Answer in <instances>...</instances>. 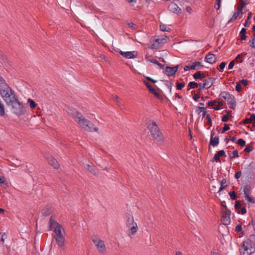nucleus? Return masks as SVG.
<instances>
[{"mask_svg": "<svg viewBox=\"0 0 255 255\" xmlns=\"http://www.w3.org/2000/svg\"><path fill=\"white\" fill-rule=\"evenodd\" d=\"M1 97L8 106H9V104H11V102L17 98L14 93V91L12 90L2 77H1Z\"/></svg>", "mask_w": 255, "mask_h": 255, "instance_id": "nucleus-1", "label": "nucleus"}, {"mask_svg": "<svg viewBox=\"0 0 255 255\" xmlns=\"http://www.w3.org/2000/svg\"><path fill=\"white\" fill-rule=\"evenodd\" d=\"M147 128L155 140L158 142L163 141L164 136L155 122L149 120L147 123Z\"/></svg>", "mask_w": 255, "mask_h": 255, "instance_id": "nucleus-2", "label": "nucleus"}, {"mask_svg": "<svg viewBox=\"0 0 255 255\" xmlns=\"http://www.w3.org/2000/svg\"><path fill=\"white\" fill-rule=\"evenodd\" d=\"M9 106L12 107L13 113L18 116L24 115L26 113L25 108L23 104L18 101L17 98L11 102Z\"/></svg>", "mask_w": 255, "mask_h": 255, "instance_id": "nucleus-3", "label": "nucleus"}, {"mask_svg": "<svg viewBox=\"0 0 255 255\" xmlns=\"http://www.w3.org/2000/svg\"><path fill=\"white\" fill-rule=\"evenodd\" d=\"M84 130L88 131H98V128L94 127V125L90 121L85 119L84 117L80 120L78 123Z\"/></svg>", "mask_w": 255, "mask_h": 255, "instance_id": "nucleus-4", "label": "nucleus"}, {"mask_svg": "<svg viewBox=\"0 0 255 255\" xmlns=\"http://www.w3.org/2000/svg\"><path fill=\"white\" fill-rule=\"evenodd\" d=\"M241 255H251L255 252V249L252 246L250 241H245L243 243V246L240 249Z\"/></svg>", "mask_w": 255, "mask_h": 255, "instance_id": "nucleus-5", "label": "nucleus"}, {"mask_svg": "<svg viewBox=\"0 0 255 255\" xmlns=\"http://www.w3.org/2000/svg\"><path fill=\"white\" fill-rule=\"evenodd\" d=\"M196 112L199 115L201 112H203L202 114V119L205 117L208 120V122L206 124L207 125H209L210 127L212 126V119L209 114H207L206 111V107H198L196 110Z\"/></svg>", "mask_w": 255, "mask_h": 255, "instance_id": "nucleus-6", "label": "nucleus"}, {"mask_svg": "<svg viewBox=\"0 0 255 255\" xmlns=\"http://www.w3.org/2000/svg\"><path fill=\"white\" fill-rule=\"evenodd\" d=\"M92 240L95 245L97 247L99 252H103L106 251V247L104 241L99 239V238L95 236L93 237Z\"/></svg>", "mask_w": 255, "mask_h": 255, "instance_id": "nucleus-7", "label": "nucleus"}, {"mask_svg": "<svg viewBox=\"0 0 255 255\" xmlns=\"http://www.w3.org/2000/svg\"><path fill=\"white\" fill-rule=\"evenodd\" d=\"M240 5L237 7V11H235L232 16V19H237L238 16L241 17L243 14V9L245 6L249 2H244L243 0H240Z\"/></svg>", "mask_w": 255, "mask_h": 255, "instance_id": "nucleus-8", "label": "nucleus"}, {"mask_svg": "<svg viewBox=\"0 0 255 255\" xmlns=\"http://www.w3.org/2000/svg\"><path fill=\"white\" fill-rule=\"evenodd\" d=\"M68 114L69 116L73 118L75 121L77 123H78L80 120L83 117L80 113L78 112L75 109H69V110L68 111Z\"/></svg>", "mask_w": 255, "mask_h": 255, "instance_id": "nucleus-9", "label": "nucleus"}, {"mask_svg": "<svg viewBox=\"0 0 255 255\" xmlns=\"http://www.w3.org/2000/svg\"><path fill=\"white\" fill-rule=\"evenodd\" d=\"M221 222L225 225H228L231 223L230 215L231 211L230 210L223 211Z\"/></svg>", "mask_w": 255, "mask_h": 255, "instance_id": "nucleus-10", "label": "nucleus"}, {"mask_svg": "<svg viewBox=\"0 0 255 255\" xmlns=\"http://www.w3.org/2000/svg\"><path fill=\"white\" fill-rule=\"evenodd\" d=\"M119 53L124 57L128 59H132L136 58L137 56L138 52L136 51L123 52L120 51Z\"/></svg>", "mask_w": 255, "mask_h": 255, "instance_id": "nucleus-11", "label": "nucleus"}, {"mask_svg": "<svg viewBox=\"0 0 255 255\" xmlns=\"http://www.w3.org/2000/svg\"><path fill=\"white\" fill-rule=\"evenodd\" d=\"M127 226L129 228L128 236H131V235H134L137 231V224L133 222L132 223H129V224H126Z\"/></svg>", "mask_w": 255, "mask_h": 255, "instance_id": "nucleus-12", "label": "nucleus"}, {"mask_svg": "<svg viewBox=\"0 0 255 255\" xmlns=\"http://www.w3.org/2000/svg\"><path fill=\"white\" fill-rule=\"evenodd\" d=\"M178 68V65L174 67L166 66L165 69L164 73L168 76H173L175 74Z\"/></svg>", "mask_w": 255, "mask_h": 255, "instance_id": "nucleus-13", "label": "nucleus"}, {"mask_svg": "<svg viewBox=\"0 0 255 255\" xmlns=\"http://www.w3.org/2000/svg\"><path fill=\"white\" fill-rule=\"evenodd\" d=\"M169 10L177 14L181 13V9L175 2H171L168 5Z\"/></svg>", "mask_w": 255, "mask_h": 255, "instance_id": "nucleus-14", "label": "nucleus"}, {"mask_svg": "<svg viewBox=\"0 0 255 255\" xmlns=\"http://www.w3.org/2000/svg\"><path fill=\"white\" fill-rule=\"evenodd\" d=\"M53 211V209L51 205H46L42 210V215L44 217L49 216Z\"/></svg>", "mask_w": 255, "mask_h": 255, "instance_id": "nucleus-15", "label": "nucleus"}, {"mask_svg": "<svg viewBox=\"0 0 255 255\" xmlns=\"http://www.w3.org/2000/svg\"><path fill=\"white\" fill-rule=\"evenodd\" d=\"M215 80V78L211 77L204 80L203 81L202 88L206 89L210 88L213 85Z\"/></svg>", "mask_w": 255, "mask_h": 255, "instance_id": "nucleus-16", "label": "nucleus"}, {"mask_svg": "<svg viewBox=\"0 0 255 255\" xmlns=\"http://www.w3.org/2000/svg\"><path fill=\"white\" fill-rule=\"evenodd\" d=\"M222 156H226L225 151L224 150H221L219 151H217V153L215 154L214 157L211 159V161L212 162H214V161H220V157Z\"/></svg>", "mask_w": 255, "mask_h": 255, "instance_id": "nucleus-17", "label": "nucleus"}, {"mask_svg": "<svg viewBox=\"0 0 255 255\" xmlns=\"http://www.w3.org/2000/svg\"><path fill=\"white\" fill-rule=\"evenodd\" d=\"M204 60L207 63L213 64L216 63L217 58L215 54L209 53L206 55Z\"/></svg>", "mask_w": 255, "mask_h": 255, "instance_id": "nucleus-18", "label": "nucleus"}, {"mask_svg": "<svg viewBox=\"0 0 255 255\" xmlns=\"http://www.w3.org/2000/svg\"><path fill=\"white\" fill-rule=\"evenodd\" d=\"M47 162L49 164L52 166L54 168L58 169L59 168L60 165L58 161L55 159L54 157L51 156L50 157L47 158Z\"/></svg>", "mask_w": 255, "mask_h": 255, "instance_id": "nucleus-19", "label": "nucleus"}, {"mask_svg": "<svg viewBox=\"0 0 255 255\" xmlns=\"http://www.w3.org/2000/svg\"><path fill=\"white\" fill-rule=\"evenodd\" d=\"M219 97L222 100H224L225 101H228L230 100L231 99H233V96L230 94L229 92L224 91L222 92L220 94Z\"/></svg>", "mask_w": 255, "mask_h": 255, "instance_id": "nucleus-20", "label": "nucleus"}, {"mask_svg": "<svg viewBox=\"0 0 255 255\" xmlns=\"http://www.w3.org/2000/svg\"><path fill=\"white\" fill-rule=\"evenodd\" d=\"M164 40L160 39H155L153 43L148 47V48L152 49H157L159 48V44L163 42L162 41Z\"/></svg>", "mask_w": 255, "mask_h": 255, "instance_id": "nucleus-21", "label": "nucleus"}, {"mask_svg": "<svg viewBox=\"0 0 255 255\" xmlns=\"http://www.w3.org/2000/svg\"><path fill=\"white\" fill-rule=\"evenodd\" d=\"M56 241L57 245L61 248L64 247V242H65V238L62 236H57L56 238Z\"/></svg>", "mask_w": 255, "mask_h": 255, "instance_id": "nucleus-22", "label": "nucleus"}, {"mask_svg": "<svg viewBox=\"0 0 255 255\" xmlns=\"http://www.w3.org/2000/svg\"><path fill=\"white\" fill-rule=\"evenodd\" d=\"M149 56L147 55H145V59L147 60L148 61L155 64L157 65L160 68L164 69V65L160 63L156 59H148Z\"/></svg>", "mask_w": 255, "mask_h": 255, "instance_id": "nucleus-23", "label": "nucleus"}, {"mask_svg": "<svg viewBox=\"0 0 255 255\" xmlns=\"http://www.w3.org/2000/svg\"><path fill=\"white\" fill-rule=\"evenodd\" d=\"M88 170L93 175L96 176L98 174V169L95 166H91L89 164L87 165Z\"/></svg>", "mask_w": 255, "mask_h": 255, "instance_id": "nucleus-24", "label": "nucleus"}, {"mask_svg": "<svg viewBox=\"0 0 255 255\" xmlns=\"http://www.w3.org/2000/svg\"><path fill=\"white\" fill-rule=\"evenodd\" d=\"M219 143V137L216 136L215 137H211L209 144L213 146H217Z\"/></svg>", "mask_w": 255, "mask_h": 255, "instance_id": "nucleus-25", "label": "nucleus"}, {"mask_svg": "<svg viewBox=\"0 0 255 255\" xmlns=\"http://www.w3.org/2000/svg\"><path fill=\"white\" fill-rule=\"evenodd\" d=\"M255 165V163H254L253 162H252L251 163L249 164V165H248L246 171L248 176L251 175V174L254 172V167Z\"/></svg>", "mask_w": 255, "mask_h": 255, "instance_id": "nucleus-26", "label": "nucleus"}, {"mask_svg": "<svg viewBox=\"0 0 255 255\" xmlns=\"http://www.w3.org/2000/svg\"><path fill=\"white\" fill-rule=\"evenodd\" d=\"M192 67L193 70H198L201 69L204 67V65L202 64L200 62L196 61L192 63Z\"/></svg>", "mask_w": 255, "mask_h": 255, "instance_id": "nucleus-27", "label": "nucleus"}, {"mask_svg": "<svg viewBox=\"0 0 255 255\" xmlns=\"http://www.w3.org/2000/svg\"><path fill=\"white\" fill-rule=\"evenodd\" d=\"M62 229V226L59 224H57V226L54 227L53 231L56 234V237L62 236V233H61V229Z\"/></svg>", "mask_w": 255, "mask_h": 255, "instance_id": "nucleus-28", "label": "nucleus"}, {"mask_svg": "<svg viewBox=\"0 0 255 255\" xmlns=\"http://www.w3.org/2000/svg\"><path fill=\"white\" fill-rule=\"evenodd\" d=\"M126 217L127 219L126 224H129V223H132L134 221L133 216L129 213H126Z\"/></svg>", "mask_w": 255, "mask_h": 255, "instance_id": "nucleus-29", "label": "nucleus"}, {"mask_svg": "<svg viewBox=\"0 0 255 255\" xmlns=\"http://www.w3.org/2000/svg\"><path fill=\"white\" fill-rule=\"evenodd\" d=\"M49 228L50 230H53V229H54L55 227L57 226V224H58L56 221H55L53 218L52 216H51L50 218L49 222Z\"/></svg>", "mask_w": 255, "mask_h": 255, "instance_id": "nucleus-30", "label": "nucleus"}, {"mask_svg": "<svg viewBox=\"0 0 255 255\" xmlns=\"http://www.w3.org/2000/svg\"><path fill=\"white\" fill-rule=\"evenodd\" d=\"M248 44L251 47L255 48V33L252 36L251 39L249 41Z\"/></svg>", "mask_w": 255, "mask_h": 255, "instance_id": "nucleus-31", "label": "nucleus"}, {"mask_svg": "<svg viewBox=\"0 0 255 255\" xmlns=\"http://www.w3.org/2000/svg\"><path fill=\"white\" fill-rule=\"evenodd\" d=\"M252 16V12H249L248 14L247 18L246 20L245 23L244 24V25L245 27H249L250 26V23L251 22L250 21V20L251 19Z\"/></svg>", "mask_w": 255, "mask_h": 255, "instance_id": "nucleus-32", "label": "nucleus"}, {"mask_svg": "<svg viewBox=\"0 0 255 255\" xmlns=\"http://www.w3.org/2000/svg\"><path fill=\"white\" fill-rule=\"evenodd\" d=\"M244 192L245 196L246 195H250L251 193V187L249 185H247L245 186L244 189Z\"/></svg>", "mask_w": 255, "mask_h": 255, "instance_id": "nucleus-33", "label": "nucleus"}, {"mask_svg": "<svg viewBox=\"0 0 255 255\" xmlns=\"http://www.w3.org/2000/svg\"><path fill=\"white\" fill-rule=\"evenodd\" d=\"M1 187L4 189L8 187V183L5 182V178L3 176H1Z\"/></svg>", "mask_w": 255, "mask_h": 255, "instance_id": "nucleus-34", "label": "nucleus"}, {"mask_svg": "<svg viewBox=\"0 0 255 255\" xmlns=\"http://www.w3.org/2000/svg\"><path fill=\"white\" fill-rule=\"evenodd\" d=\"M27 104L29 105V107L32 109L35 108V107L37 106V104H36V103L33 100H32L31 99H28Z\"/></svg>", "mask_w": 255, "mask_h": 255, "instance_id": "nucleus-35", "label": "nucleus"}, {"mask_svg": "<svg viewBox=\"0 0 255 255\" xmlns=\"http://www.w3.org/2000/svg\"><path fill=\"white\" fill-rule=\"evenodd\" d=\"M227 180L226 178H224L221 182V186L219 189L218 192H220L221 191L223 190L227 187V185H225L224 184L226 183Z\"/></svg>", "mask_w": 255, "mask_h": 255, "instance_id": "nucleus-36", "label": "nucleus"}, {"mask_svg": "<svg viewBox=\"0 0 255 255\" xmlns=\"http://www.w3.org/2000/svg\"><path fill=\"white\" fill-rule=\"evenodd\" d=\"M229 157L231 159L237 158L239 157V152L237 150H235L233 151V152L231 154H229Z\"/></svg>", "mask_w": 255, "mask_h": 255, "instance_id": "nucleus-37", "label": "nucleus"}, {"mask_svg": "<svg viewBox=\"0 0 255 255\" xmlns=\"http://www.w3.org/2000/svg\"><path fill=\"white\" fill-rule=\"evenodd\" d=\"M199 85V84H198L196 82H190L188 86L190 87L189 89H188V91H189L190 89H195L198 87V86Z\"/></svg>", "mask_w": 255, "mask_h": 255, "instance_id": "nucleus-38", "label": "nucleus"}, {"mask_svg": "<svg viewBox=\"0 0 255 255\" xmlns=\"http://www.w3.org/2000/svg\"><path fill=\"white\" fill-rule=\"evenodd\" d=\"M231 101H230V108L232 109H235L236 106V100H235V98L233 96V99H230Z\"/></svg>", "mask_w": 255, "mask_h": 255, "instance_id": "nucleus-39", "label": "nucleus"}, {"mask_svg": "<svg viewBox=\"0 0 255 255\" xmlns=\"http://www.w3.org/2000/svg\"><path fill=\"white\" fill-rule=\"evenodd\" d=\"M160 29L161 31H163L170 32L171 31V29L169 27H167L165 24L160 25Z\"/></svg>", "mask_w": 255, "mask_h": 255, "instance_id": "nucleus-40", "label": "nucleus"}, {"mask_svg": "<svg viewBox=\"0 0 255 255\" xmlns=\"http://www.w3.org/2000/svg\"><path fill=\"white\" fill-rule=\"evenodd\" d=\"M229 194L231 199L233 200H235L238 198V196L234 191L230 192Z\"/></svg>", "mask_w": 255, "mask_h": 255, "instance_id": "nucleus-41", "label": "nucleus"}, {"mask_svg": "<svg viewBox=\"0 0 255 255\" xmlns=\"http://www.w3.org/2000/svg\"><path fill=\"white\" fill-rule=\"evenodd\" d=\"M246 200H247L249 202L251 203H255V199L250 196V195H246L245 196Z\"/></svg>", "mask_w": 255, "mask_h": 255, "instance_id": "nucleus-42", "label": "nucleus"}, {"mask_svg": "<svg viewBox=\"0 0 255 255\" xmlns=\"http://www.w3.org/2000/svg\"><path fill=\"white\" fill-rule=\"evenodd\" d=\"M247 55V53H242L240 54H238L237 56L236 57L235 60H237L238 59H241L240 61V63L243 62V60H242V58L244 57H245Z\"/></svg>", "mask_w": 255, "mask_h": 255, "instance_id": "nucleus-43", "label": "nucleus"}, {"mask_svg": "<svg viewBox=\"0 0 255 255\" xmlns=\"http://www.w3.org/2000/svg\"><path fill=\"white\" fill-rule=\"evenodd\" d=\"M235 231L237 232H241L243 235H244V232L242 231V226L240 224L237 225L236 226L235 228Z\"/></svg>", "mask_w": 255, "mask_h": 255, "instance_id": "nucleus-44", "label": "nucleus"}, {"mask_svg": "<svg viewBox=\"0 0 255 255\" xmlns=\"http://www.w3.org/2000/svg\"><path fill=\"white\" fill-rule=\"evenodd\" d=\"M127 24L128 27L132 29H136L137 28V25L132 22H128Z\"/></svg>", "mask_w": 255, "mask_h": 255, "instance_id": "nucleus-45", "label": "nucleus"}, {"mask_svg": "<svg viewBox=\"0 0 255 255\" xmlns=\"http://www.w3.org/2000/svg\"><path fill=\"white\" fill-rule=\"evenodd\" d=\"M237 143L242 147L245 146L246 145V141L243 138L239 139Z\"/></svg>", "mask_w": 255, "mask_h": 255, "instance_id": "nucleus-46", "label": "nucleus"}, {"mask_svg": "<svg viewBox=\"0 0 255 255\" xmlns=\"http://www.w3.org/2000/svg\"><path fill=\"white\" fill-rule=\"evenodd\" d=\"M185 84L184 82L176 83V88L177 90H181L183 87H185Z\"/></svg>", "mask_w": 255, "mask_h": 255, "instance_id": "nucleus-47", "label": "nucleus"}, {"mask_svg": "<svg viewBox=\"0 0 255 255\" xmlns=\"http://www.w3.org/2000/svg\"><path fill=\"white\" fill-rule=\"evenodd\" d=\"M202 75V72L201 71H198L196 72L194 75H193V78L195 79H201V75Z\"/></svg>", "mask_w": 255, "mask_h": 255, "instance_id": "nucleus-48", "label": "nucleus"}, {"mask_svg": "<svg viewBox=\"0 0 255 255\" xmlns=\"http://www.w3.org/2000/svg\"><path fill=\"white\" fill-rule=\"evenodd\" d=\"M223 105V102H221V101H219V102H218V104H217L216 106H215V107L213 108V109H214L215 110H216V111L219 110H220V107H221V106H222Z\"/></svg>", "mask_w": 255, "mask_h": 255, "instance_id": "nucleus-49", "label": "nucleus"}, {"mask_svg": "<svg viewBox=\"0 0 255 255\" xmlns=\"http://www.w3.org/2000/svg\"><path fill=\"white\" fill-rule=\"evenodd\" d=\"M253 149L254 147L253 146L248 145L244 149V151L246 152H250L253 150Z\"/></svg>", "mask_w": 255, "mask_h": 255, "instance_id": "nucleus-50", "label": "nucleus"}, {"mask_svg": "<svg viewBox=\"0 0 255 255\" xmlns=\"http://www.w3.org/2000/svg\"><path fill=\"white\" fill-rule=\"evenodd\" d=\"M241 203L240 201H236L235 205V208L236 210L241 208Z\"/></svg>", "mask_w": 255, "mask_h": 255, "instance_id": "nucleus-51", "label": "nucleus"}, {"mask_svg": "<svg viewBox=\"0 0 255 255\" xmlns=\"http://www.w3.org/2000/svg\"><path fill=\"white\" fill-rule=\"evenodd\" d=\"M26 169H25L26 172L28 173H31L32 172V164H29L28 165L26 166Z\"/></svg>", "mask_w": 255, "mask_h": 255, "instance_id": "nucleus-52", "label": "nucleus"}, {"mask_svg": "<svg viewBox=\"0 0 255 255\" xmlns=\"http://www.w3.org/2000/svg\"><path fill=\"white\" fill-rule=\"evenodd\" d=\"M230 129L229 125L225 124L224 127L222 128V130L221 131L222 133H224V132Z\"/></svg>", "mask_w": 255, "mask_h": 255, "instance_id": "nucleus-53", "label": "nucleus"}, {"mask_svg": "<svg viewBox=\"0 0 255 255\" xmlns=\"http://www.w3.org/2000/svg\"><path fill=\"white\" fill-rule=\"evenodd\" d=\"M112 99L113 100L115 101L118 104H120V99L117 95H113Z\"/></svg>", "mask_w": 255, "mask_h": 255, "instance_id": "nucleus-54", "label": "nucleus"}, {"mask_svg": "<svg viewBox=\"0 0 255 255\" xmlns=\"http://www.w3.org/2000/svg\"><path fill=\"white\" fill-rule=\"evenodd\" d=\"M221 0H219L218 1V0H216V4L215 5L214 7L215 8L217 9V10H218L220 7V5H221Z\"/></svg>", "mask_w": 255, "mask_h": 255, "instance_id": "nucleus-55", "label": "nucleus"}, {"mask_svg": "<svg viewBox=\"0 0 255 255\" xmlns=\"http://www.w3.org/2000/svg\"><path fill=\"white\" fill-rule=\"evenodd\" d=\"M242 87L240 83H237L236 86V90L238 92H240L242 91Z\"/></svg>", "mask_w": 255, "mask_h": 255, "instance_id": "nucleus-56", "label": "nucleus"}, {"mask_svg": "<svg viewBox=\"0 0 255 255\" xmlns=\"http://www.w3.org/2000/svg\"><path fill=\"white\" fill-rule=\"evenodd\" d=\"M226 65V63L225 62H222L220 63L219 65L220 70H223Z\"/></svg>", "mask_w": 255, "mask_h": 255, "instance_id": "nucleus-57", "label": "nucleus"}, {"mask_svg": "<svg viewBox=\"0 0 255 255\" xmlns=\"http://www.w3.org/2000/svg\"><path fill=\"white\" fill-rule=\"evenodd\" d=\"M240 83L242 84L244 86H247L248 85L249 82L246 79H242L240 81Z\"/></svg>", "mask_w": 255, "mask_h": 255, "instance_id": "nucleus-58", "label": "nucleus"}, {"mask_svg": "<svg viewBox=\"0 0 255 255\" xmlns=\"http://www.w3.org/2000/svg\"><path fill=\"white\" fill-rule=\"evenodd\" d=\"M252 123V122L251 121L250 118H247L243 121V124H245V125L251 124Z\"/></svg>", "mask_w": 255, "mask_h": 255, "instance_id": "nucleus-59", "label": "nucleus"}, {"mask_svg": "<svg viewBox=\"0 0 255 255\" xmlns=\"http://www.w3.org/2000/svg\"><path fill=\"white\" fill-rule=\"evenodd\" d=\"M216 103V101L215 100H211L208 102V106L210 107L213 106Z\"/></svg>", "mask_w": 255, "mask_h": 255, "instance_id": "nucleus-60", "label": "nucleus"}, {"mask_svg": "<svg viewBox=\"0 0 255 255\" xmlns=\"http://www.w3.org/2000/svg\"><path fill=\"white\" fill-rule=\"evenodd\" d=\"M242 173L241 171L237 172L235 174V177L237 179H239L241 176Z\"/></svg>", "mask_w": 255, "mask_h": 255, "instance_id": "nucleus-61", "label": "nucleus"}, {"mask_svg": "<svg viewBox=\"0 0 255 255\" xmlns=\"http://www.w3.org/2000/svg\"><path fill=\"white\" fill-rule=\"evenodd\" d=\"M251 224L253 226L254 230L255 231V215H254V217L252 218Z\"/></svg>", "mask_w": 255, "mask_h": 255, "instance_id": "nucleus-62", "label": "nucleus"}, {"mask_svg": "<svg viewBox=\"0 0 255 255\" xmlns=\"http://www.w3.org/2000/svg\"><path fill=\"white\" fill-rule=\"evenodd\" d=\"M247 241H250L251 243L252 242L255 243V235H251L250 236V239Z\"/></svg>", "mask_w": 255, "mask_h": 255, "instance_id": "nucleus-63", "label": "nucleus"}, {"mask_svg": "<svg viewBox=\"0 0 255 255\" xmlns=\"http://www.w3.org/2000/svg\"><path fill=\"white\" fill-rule=\"evenodd\" d=\"M235 65V61L233 60L231 61L228 65V69H232Z\"/></svg>", "mask_w": 255, "mask_h": 255, "instance_id": "nucleus-64", "label": "nucleus"}]
</instances>
